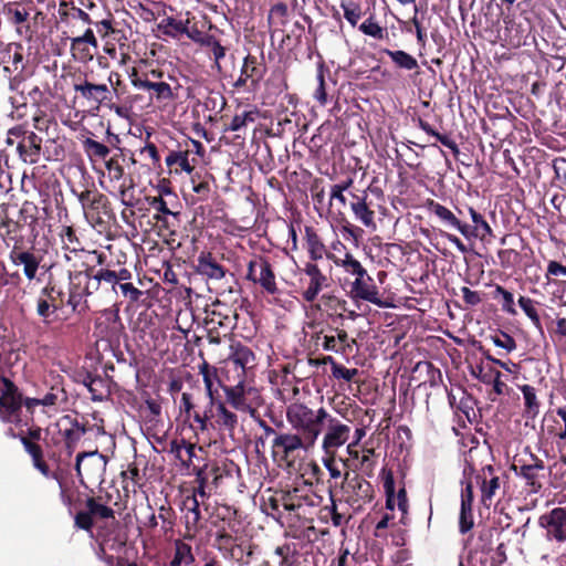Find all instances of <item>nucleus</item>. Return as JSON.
Masks as SVG:
<instances>
[{
  "label": "nucleus",
  "mask_w": 566,
  "mask_h": 566,
  "mask_svg": "<svg viewBox=\"0 0 566 566\" xmlns=\"http://www.w3.org/2000/svg\"><path fill=\"white\" fill-rule=\"evenodd\" d=\"M428 209L439 219L443 227L458 231L468 240L488 241L493 237V230L485 217L467 203L457 205L451 210L440 202L430 200Z\"/></svg>",
  "instance_id": "1"
},
{
  "label": "nucleus",
  "mask_w": 566,
  "mask_h": 566,
  "mask_svg": "<svg viewBox=\"0 0 566 566\" xmlns=\"http://www.w3.org/2000/svg\"><path fill=\"white\" fill-rule=\"evenodd\" d=\"M327 418L329 413L323 407L314 410L305 403L294 402L286 408V420L295 431L293 433L312 447L322 433Z\"/></svg>",
  "instance_id": "2"
},
{
  "label": "nucleus",
  "mask_w": 566,
  "mask_h": 566,
  "mask_svg": "<svg viewBox=\"0 0 566 566\" xmlns=\"http://www.w3.org/2000/svg\"><path fill=\"white\" fill-rule=\"evenodd\" d=\"M84 212L85 218L94 226L105 229L115 219L112 203L106 195L98 191L94 185L92 188L77 192L72 189Z\"/></svg>",
  "instance_id": "3"
},
{
  "label": "nucleus",
  "mask_w": 566,
  "mask_h": 566,
  "mask_svg": "<svg viewBox=\"0 0 566 566\" xmlns=\"http://www.w3.org/2000/svg\"><path fill=\"white\" fill-rule=\"evenodd\" d=\"M312 448L293 432H279L272 440L271 454L279 467L294 469L301 459V452H308Z\"/></svg>",
  "instance_id": "4"
},
{
  "label": "nucleus",
  "mask_w": 566,
  "mask_h": 566,
  "mask_svg": "<svg viewBox=\"0 0 566 566\" xmlns=\"http://www.w3.org/2000/svg\"><path fill=\"white\" fill-rule=\"evenodd\" d=\"M340 490L342 500L353 510V513L364 511L375 497L373 484L358 473L345 472Z\"/></svg>",
  "instance_id": "5"
},
{
  "label": "nucleus",
  "mask_w": 566,
  "mask_h": 566,
  "mask_svg": "<svg viewBox=\"0 0 566 566\" xmlns=\"http://www.w3.org/2000/svg\"><path fill=\"white\" fill-rule=\"evenodd\" d=\"M287 6L283 2L274 4L269 13L268 21L271 39L281 35V46L289 51L297 48L304 35V25L295 21L292 28L285 33L284 27L287 23Z\"/></svg>",
  "instance_id": "6"
},
{
  "label": "nucleus",
  "mask_w": 566,
  "mask_h": 566,
  "mask_svg": "<svg viewBox=\"0 0 566 566\" xmlns=\"http://www.w3.org/2000/svg\"><path fill=\"white\" fill-rule=\"evenodd\" d=\"M0 421L19 427L22 421L23 392L6 376H0Z\"/></svg>",
  "instance_id": "7"
},
{
  "label": "nucleus",
  "mask_w": 566,
  "mask_h": 566,
  "mask_svg": "<svg viewBox=\"0 0 566 566\" xmlns=\"http://www.w3.org/2000/svg\"><path fill=\"white\" fill-rule=\"evenodd\" d=\"M111 494L88 496L85 501L86 510L78 511L74 516L75 527L92 532L94 520H108L115 517L114 510L107 505Z\"/></svg>",
  "instance_id": "8"
},
{
  "label": "nucleus",
  "mask_w": 566,
  "mask_h": 566,
  "mask_svg": "<svg viewBox=\"0 0 566 566\" xmlns=\"http://www.w3.org/2000/svg\"><path fill=\"white\" fill-rule=\"evenodd\" d=\"M245 279L260 285L270 295H275L280 292L274 268L270 260L263 255H254L249 261Z\"/></svg>",
  "instance_id": "9"
},
{
  "label": "nucleus",
  "mask_w": 566,
  "mask_h": 566,
  "mask_svg": "<svg viewBox=\"0 0 566 566\" xmlns=\"http://www.w3.org/2000/svg\"><path fill=\"white\" fill-rule=\"evenodd\" d=\"M132 85L142 91L149 93L150 99H156L159 103H167L178 97L180 85L176 77L167 74L166 81L149 82L147 78L139 81L137 78V70L134 67L130 74Z\"/></svg>",
  "instance_id": "10"
},
{
  "label": "nucleus",
  "mask_w": 566,
  "mask_h": 566,
  "mask_svg": "<svg viewBox=\"0 0 566 566\" xmlns=\"http://www.w3.org/2000/svg\"><path fill=\"white\" fill-rule=\"evenodd\" d=\"M298 275L301 295L307 303H313L319 293L329 285L327 275L314 262L304 263Z\"/></svg>",
  "instance_id": "11"
},
{
  "label": "nucleus",
  "mask_w": 566,
  "mask_h": 566,
  "mask_svg": "<svg viewBox=\"0 0 566 566\" xmlns=\"http://www.w3.org/2000/svg\"><path fill=\"white\" fill-rule=\"evenodd\" d=\"M107 458L96 451L80 452L76 455L75 471L81 484L85 485V479L91 482H102L106 471Z\"/></svg>",
  "instance_id": "12"
},
{
  "label": "nucleus",
  "mask_w": 566,
  "mask_h": 566,
  "mask_svg": "<svg viewBox=\"0 0 566 566\" xmlns=\"http://www.w3.org/2000/svg\"><path fill=\"white\" fill-rule=\"evenodd\" d=\"M205 151L201 142L196 139H187L184 144H178V149L169 150L165 158L166 166L170 174H191L195 169V165L190 163L189 156L191 154L202 155Z\"/></svg>",
  "instance_id": "13"
},
{
  "label": "nucleus",
  "mask_w": 566,
  "mask_h": 566,
  "mask_svg": "<svg viewBox=\"0 0 566 566\" xmlns=\"http://www.w3.org/2000/svg\"><path fill=\"white\" fill-rule=\"evenodd\" d=\"M506 480V473L491 464L483 467L475 474V482L481 491V503L485 507L489 509L492 505L494 496L501 490L502 483H505Z\"/></svg>",
  "instance_id": "14"
},
{
  "label": "nucleus",
  "mask_w": 566,
  "mask_h": 566,
  "mask_svg": "<svg viewBox=\"0 0 566 566\" xmlns=\"http://www.w3.org/2000/svg\"><path fill=\"white\" fill-rule=\"evenodd\" d=\"M55 426L63 440L66 457L71 458L77 442L91 429L88 422H81L76 415H65L56 421Z\"/></svg>",
  "instance_id": "15"
},
{
  "label": "nucleus",
  "mask_w": 566,
  "mask_h": 566,
  "mask_svg": "<svg viewBox=\"0 0 566 566\" xmlns=\"http://www.w3.org/2000/svg\"><path fill=\"white\" fill-rule=\"evenodd\" d=\"M11 263L15 266H22L23 274L29 281L39 280L36 273L40 269L48 271L50 266L42 264L43 255L40 251L24 249L14 244L9 253Z\"/></svg>",
  "instance_id": "16"
},
{
  "label": "nucleus",
  "mask_w": 566,
  "mask_h": 566,
  "mask_svg": "<svg viewBox=\"0 0 566 566\" xmlns=\"http://www.w3.org/2000/svg\"><path fill=\"white\" fill-rule=\"evenodd\" d=\"M197 274L202 276L207 283H212L218 287H223L222 281L227 276H233L229 270L209 251H202L197 258L195 265Z\"/></svg>",
  "instance_id": "17"
},
{
  "label": "nucleus",
  "mask_w": 566,
  "mask_h": 566,
  "mask_svg": "<svg viewBox=\"0 0 566 566\" xmlns=\"http://www.w3.org/2000/svg\"><path fill=\"white\" fill-rule=\"evenodd\" d=\"M349 294L355 301L369 302L379 307L388 306L387 302L382 300L374 279L368 274L367 270L355 276V280L350 284Z\"/></svg>",
  "instance_id": "18"
},
{
  "label": "nucleus",
  "mask_w": 566,
  "mask_h": 566,
  "mask_svg": "<svg viewBox=\"0 0 566 566\" xmlns=\"http://www.w3.org/2000/svg\"><path fill=\"white\" fill-rule=\"evenodd\" d=\"M32 210H36V208L23 206L19 211V218L17 220L6 217L0 223V233L7 240L14 241L15 243L22 241V228L28 226L33 229L38 222V218Z\"/></svg>",
  "instance_id": "19"
},
{
  "label": "nucleus",
  "mask_w": 566,
  "mask_h": 566,
  "mask_svg": "<svg viewBox=\"0 0 566 566\" xmlns=\"http://www.w3.org/2000/svg\"><path fill=\"white\" fill-rule=\"evenodd\" d=\"M211 306V310L206 311L205 324L212 325L213 328H221L223 336L231 334L238 324L237 311L220 301H216Z\"/></svg>",
  "instance_id": "20"
},
{
  "label": "nucleus",
  "mask_w": 566,
  "mask_h": 566,
  "mask_svg": "<svg viewBox=\"0 0 566 566\" xmlns=\"http://www.w3.org/2000/svg\"><path fill=\"white\" fill-rule=\"evenodd\" d=\"M64 292L54 284L48 283L41 289L36 298V314L44 323H50V317L62 307Z\"/></svg>",
  "instance_id": "21"
},
{
  "label": "nucleus",
  "mask_w": 566,
  "mask_h": 566,
  "mask_svg": "<svg viewBox=\"0 0 566 566\" xmlns=\"http://www.w3.org/2000/svg\"><path fill=\"white\" fill-rule=\"evenodd\" d=\"M538 524L546 531V538L557 543L566 541V507H555L538 518Z\"/></svg>",
  "instance_id": "22"
},
{
  "label": "nucleus",
  "mask_w": 566,
  "mask_h": 566,
  "mask_svg": "<svg viewBox=\"0 0 566 566\" xmlns=\"http://www.w3.org/2000/svg\"><path fill=\"white\" fill-rule=\"evenodd\" d=\"M256 365V358L253 350L241 343L231 345V354L227 360V368L233 367L237 378L247 379L248 373Z\"/></svg>",
  "instance_id": "23"
},
{
  "label": "nucleus",
  "mask_w": 566,
  "mask_h": 566,
  "mask_svg": "<svg viewBox=\"0 0 566 566\" xmlns=\"http://www.w3.org/2000/svg\"><path fill=\"white\" fill-rule=\"evenodd\" d=\"M326 421L327 431L323 438L322 448L326 454H335V451L349 439L350 428L331 415Z\"/></svg>",
  "instance_id": "24"
},
{
  "label": "nucleus",
  "mask_w": 566,
  "mask_h": 566,
  "mask_svg": "<svg viewBox=\"0 0 566 566\" xmlns=\"http://www.w3.org/2000/svg\"><path fill=\"white\" fill-rule=\"evenodd\" d=\"M349 207L356 220L366 228H376L375 211L371 201H368L366 190L349 191Z\"/></svg>",
  "instance_id": "25"
},
{
  "label": "nucleus",
  "mask_w": 566,
  "mask_h": 566,
  "mask_svg": "<svg viewBox=\"0 0 566 566\" xmlns=\"http://www.w3.org/2000/svg\"><path fill=\"white\" fill-rule=\"evenodd\" d=\"M265 71V65L259 62L256 56L248 54L244 57L240 76L234 82L233 86L241 88L248 86V83H250V87L254 90L263 78Z\"/></svg>",
  "instance_id": "26"
},
{
  "label": "nucleus",
  "mask_w": 566,
  "mask_h": 566,
  "mask_svg": "<svg viewBox=\"0 0 566 566\" xmlns=\"http://www.w3.org/2000/svg\"><path fill=\"white\" fill-rule=\"evenodd\" d=\"M72 56L80 62H88L98 49V41L92 29H86L82 35L70 38Z\"/></svg>",
  "instance_id": "27"
},
{
  "label": "nucleus",
  "mask_w": 566,
  "mask_h": 566,
  "mask_svg": "<svg viewBox=\"0 0 566 566\" xmlns=\"http://www.w3.org/2000/svg\"><path fill=\"white\" fill-rule=\"evenodd\" d=\"M530 463L518 460L512 464V469L518 476L526 480V483L532 488V491L537 492L542 488L538 478L539 472L545 470V463L533 453L530 454Z\"/></svg>",
  "instance_id": "28"
},
{
  "label": "nucleus",
  "mask_w": 566,
  "mask_h": 566,
  "mask_svg": "<svg viewBox=\"0 0 566 566\" xmlns=\"http://www.w3.org/2000/svg\"><path fill=\"white\" fill-rule=\"evenodd\" d=\"M73 90L85 101L97 105L111 99V90L106 84H94L86 77H77L73 83Z\"/></svg>",
  "instance_id": "29"
},
{
  "label": "nucleus",
  "mask_w": 566,
  "mask_h": 566,
  "mask_svg": "<svg viewBox=\"0 0 566 566\" xmlns=\"http://www.w3.org/2000/svg\"><path fill=\"white\" fill-rule=\"evenodd\" d=\"M41 143L42 139L34 132H28L23 127L19 146H17L19 157L24 163L35 164L40 158Z\"/></svg>",
  "instance_id": "30"
},
{
  "label": "nucleus",
  "mask_w": 566,
  "mask_h": 566,
  "mask_svg": "<svg viewBox=\"0 0 566 566\" xmlns=\"http://www.w3.org/2000/svg\"><path fill=\"white\" fill-rule=\"evenodd\" d=\"M473 483L472 481H468L462 489L461 492V510L459 517V531L462 534H465L473 527Z\"/></svg>",
  "instance_id": "31"
},
{
  "label": "nucleus",
  "mask_w": 566,
  "mask_h": 566,
  "mask_svg": "<svg viewBox=\"0 0 566 566\" xmlns=\"http://www.w3.org/2000/svg\"><path fill=\"white\" fill-rule=\"evenodd\" d=\"M304 245L307 251L310 262L316 263V261L322 260L324 255L327 256V259L333 260L335 256L329 253L322 241L321 237L316 232V230L313 227H305L304 229Z\"/></svg>",
  "instance_id": "32"
},
{
  "label": "nucleus",
  "mask_w": 566,
  "mask_h": 566,
  "mask_svg": "<svg viewBox=\"0 0 566 566\" xmlns=\"http://www.w3.org/2000/svg\"><path fill=\"white\" fill-rule=\"evenodd\" d=\"M379 53L387 55L396 70L413 72L419 69L417 59L403 50H392L385 48L380 49Z\"/></svg>",
  "instance_id": "33"
},
{
  "label": "nucleus",
  "mask_w": 566,
  "mask_h": 566,
  "mask_svg": "<svg viewBox=\"0 0 566 566\" xmlns=\"http://www.w3.org/2000/svg\"><path fill=\"white\" fill-rule=\"evenodd\" d=\"M214 428L217 427L220 431L227 432L230 437H233L234 431L238 427V416L229 410L224 402L218 401L216 406V418Z\"/></svg>",
  "instance_id": "34"
},
{
  "label": "nucleus",
  "mask_w": 566,
  "mask_h": 566,
  "mask_svg": "<svg viewBox=\"0 0 566 566\" xmlns=\"http://www.w3.org/2000/svg\"><path fill=\"white\" fill-rule=\"evenodd\" d=\"M245 379H238L233 386H223L227 401L237 410L245 411L251 403L247 401V392L244 386Z\"/></svg>",
  "instance_id": "35"
},
{
  "label": "nucleus",
  "mask_w": 566,
  "mask_h": 566,
  "mask_svg": "<svg viewBox=\"0 0 566 566\" xmlns=\"http://www.w3.org/2000/svg\"><path fill=\"white\" fill-rule=\"evenodd\" d=\"M22 446L24 450L32 458V463L36 470H39L45 478H52L57 480V474L52 472L44 461L42 447L33 441H28L27 439H22Z\"/></svg>",
  "instance_id": "36"
},
{
  "label": "nucleus",
  "mask_w": 566,
  "mask_h": 566,
  "mask_svg": "<svg viewBox=\"0 0 566 566\" xmlns=\"http://www.w3.org/2000/svg\"><path fill=\"white\" fill-rule=\"evenodd\" d=\"M375 467V450L371 448L364 449L361 452V457L358 459L357 462L347 464V468L353 471L352 474L358 473L363 475L365 479L374 476Z\"/></svg>",
  "instance_id": "37"
},
{
  "label": "nucleus",
  "mask_w": 566,
  "mask_h": 566,
  "mask_svg": "<svg viewBox=\"0 0 566 566\" xmlns=\"http://www.w3.org/2000/svg\"><path fill=\"white\" fill-rule=\"evenodd\" d=\"M196 444L187 441L186 439L172 440L170 442L169 452L174 453L176 459L181 462V465L189 469L195 457Z\"/></svg>",
  "instance_id": "38"
},
{
  "label": "nucleus",
  "mask_w": 566,
  "mask_h": 566,
  "mask_svg": "<svg viewBox=\"0 0 566 566\" xmlns=\"http://www.w3.org/2000/svg\"><path fill=\"white\" fill-rule=\"evenodd\" d=\"M218 401L220 400L208 399V402L202 410L198 408L197 411H193L192 419L201 431H208L209 429L214 428L212 420L216 418V406Z\"/></svg>",
  "instance_id": "39"
},
{
  "label": "nucleus",
  "mask_w": 566,
  "mask_h": 566,
  "mask_svg": "<svg viewBox=\"0 0 566 566\" xmlns=\"http://www.w3.org/2000/svg\"><path fill=\"white\" fill-rule=\"evenodd\" d=\"M329 500L331 503L321 509V520L325 522L331 520L332 524L336 527L347 525L352 518V514L346 515L345 513L338 512L332 489H329Z\"/></svg>",
  "instance_id": "40"
},
{
  "label": "nucleus",
  "mask_w": 566,
  "mask_h": 566,
  "mask_svg": "<svg viewBox=\"0 0 566 566\" xmlns=\"http://www.w3.org/2000/svg\"><path fill=\"white\" fill-rule=\"evenodd\" d=\"M97 279L99 282L101 296L117 294V284L114 269L111 265L98 268Z\"/></svg>",
  "instance_id": "41"
},
{
  "label": "nucleus",
  "mask_w": 566,
  "mask_h": 566,
  "mask_svg": "<svg viewBox=\"0 0 566 566\" xmlns=\"http://www.w3.org/2000/svg\"><path fill=\"white\" fill-rule=\"evenodd\" d=\"M187 513L185 515V525L188 532H197L201 520L200 505L195 495L187 496L185 502Z\"/></svg>",
  "instance_id": "42"
},
{
  "label": "nucleus",
  "mask_w": 566,
  "mask_h": 566,
  "mask_svg": "<svg viewBox=\"0 0 566 566\" xmlns=\"http://www.w3.org/2000/svg\"><path fill=\"white\" fill-rule=\"evenodd\" d=\"M200 374L202 375L207 398L218 399V386H220V379L218 378V370L216 367L209 366L207 363L200 367Z\"/></svg>",
  "instance_id": "43"
},
{
  "label": "nucleus",
  "mask_w": 566,
  "mask_h": 566,
  "mask_svg": "<svg viewBox=\"0 0 566 566\" xmlns=\"http://www.w3.org/2000/svg\"><path fill=\"white\" fill-rule=\"evenodd\" d=\"M85 266V262L82 261L81 264H73L72 270H67V279H69V293L86 295L84 291L85 286V275L83 268Z\"/></svg>",
  "instance_id": "44"
},
{
  "label": "nucleus",
  "mask_w": 566,
  "mask_h": 566,
  "mask_svg": "<svg viewBox=\"0 0 566 566\" xmlns=\"http://www.w3.org/2000/svg\"><path fill=\"white\" fill-rule=\"evenodd\" d=\"M82 147L92 163L99 159L105 161L111 154L108 146L90 137L82 142Z\"/></svg>",
  "instance_id": "45"
},
{
  "label": "nucleus",
  "mask_w": 566,
  "mask_h": 566,
  "mask_svg": "<svg viewBox=\"0 0 566 566\" xmlns=\"http://www.w3.org/2000/svg\"><path fill=\"white\" fill-rule=\"evenodd\" d=\"M255 545L249 542L234 543L227 553L239 565H249L252 562Z\"/></svg>",
  "instance_id": "46"
},
{
  "label": "nucleus",
  "mask_w": 566,
  "mask_h": 566,
  "mask_svg": "<svg viewBox=\"0 0 566 566\" xmlns=\"http://www.w3.org/2000/svg\"><path fill=\"white\" fill-rule=\"evenodd\" d=\"M109 382V379L104 378L99 375H96L94 379H90L88 391L91 394V399L96 402H102L106 400L111 396Z\"/></svg>",
  "instance_id": "47"
},
{
  "label": "nucleus",
  "mask_w": 566,
  "mask_h": 566,
  "mask_svg": "<svg viewBox=\"0 0 566 566\" xmlns=\"http://www.w3.org/2000/svg\"><path fill=\"white\" fill-rule=\"evenodd\" d=\"M104 163L111 180L117 181L124 178V164L126 163V154L124 149H119L118 153H115Z\"/></svg>",
  "instance_id": "48"
},
{
  "label": "nucleus",
  "mask_w": 566,
  "mask_h": 566,
  "mask_svg": "<svg viewBox=\"0 0 566 566\" xmlns=\"http://www.w3.org/2000/svg\"><path fill=\"white\" fill-rule=\"evenodd\" d=\"M353 184H354V180L352 178H346V179L342 180L340 182L331 186L329 206H333V202L337 201L339 205V208L346 207L348 197L345 195V192L349 193V191H353L352 190Z\"/></svg>",
  "instance_id": "49"
},
{
  "label": "nucleus",
  "mask_w": 566,
  "mask_h": 566,
  "mask_svg": "<svg viewBox=\"0 0 566 566\" xmlns=\"http://www.w3.org/2000/svg\"><path fill=\"white\" fill-rule=\"evenodd\" d=\"M256 119L255 111H242L235 113L229 123L224 124V132H240Z\"/></svg>",
  "instance_id": "50"
},
{
  "label": "nucleus",
  "mask_w": 566,
  "mask_h": 566,
  "mask_svg": "<svg viewBox=\"0 0 566 566\" xmlns=\"http://www.w3.org/2000/svg\"><path fill=\"white\" fill-rule=\"evenodd\" d=\"M524 398V412L527 417L534 419L539 413L541 403L536 396V390L531 385L520 387Z\"/></svg>",
  "instance_id": "51"
},
{
  "label": "nucleus",
  "mask_w": 566,
  "mask_h": 566,
  "mask_svg": "<svg viewBox=\"0 0 566 566\" xmlns=\"http://www.w3.org/2000/svg\"><path fill=\"white\" fill-rule=\"evenodd\" d=\"M195 562L191 546L185 542L177 541L175 544V554L172 559L169 562V566H181L190 565Z\"/></svg>",
  "instance_id": "52"
},
{
  "label": "nucleus",
  "mask_w": 566,
  "mask_h": 566,
  "mask_svg": "<svg viewBox=\"0 0 566 566\" xmlns=\"http://www.w3.org/2000/svg\"><path fill=\"white\" fill-rule=\"evenodd\" d=\"M517 303H518L520 307L522 308V311L524 312V314L530 318V321L532 322L534 327L538 331H542L543 329L542 321H541V317H539V314H538V311L536 307L538 302L531 297L521 295L518 297Z\"/></svg>",
  "instance_id": "53"
},
{
  "label": "nucleus",
  "mask_w": 566,
  "mask_h": 566,
  "mask_svg": "<svg viewBox=\"0 0 566 566\" xmlns=\"http://www.w3.org/2000/svg\"><path fill=\"white\" fill-rule=\"evenodd\" d=\"M418 126L428 135L433 136L443 146L449 148L454 156L459 154L460 150L457 143L453 139H451L448 135L438 133L428 122L423 120L422 118H418Z\"/></svg>",
  "instance_id": "54"
},
{
  "label": "nucleus",
  "mask_w": 566,
  "mask_h": 566,
  "mask_svg": "<svg viewBox=\"0 0 566 566\" xmlns=\"http://www.w3.org/2000/svg\"><path fill=\"white\" fill-rule=\"evenodd\" d=\"M358 30L365 35L371 36L376 40L388 39V31L386 28L379 25L374 15L367 18L359 27Z\"/></svg>",
  "instance_id": "55"
},
{
  "label": "nucleus",
  "mask_w": 566,
  "mask_h": 566,
  "mask_svg": "<svg viewBox=\"0 0 566 566\" xmlns=\"http://www.w3.org/2000/svg\"><path fill=\"white\" fill-rule=\"evenodd\" d=\"M186 27V20H178L174 17H167L161 20L159 24V29L161 32L170 38L178 39L180 35H184Z\"/></svg>",
  "instance_id": "56"
},
{
  "label": "nucleus",
  "mask_w": 566,
  "mask_h": 566,
  "mask_svg": "<svg viewBox=\"0 0 566 566\" xmlns=\"http://www.w3.org/2000/svg\"><path fill=\"white\" fill-rule=\"evenodd\" d=\"M501 297V308L503 312L510 314V315H516V308L514 304V297L513 294L504 289L502 285L496 284L495 289L493 291V298L500 300Z\"/></svg>",
  "instance_id": "57"
},
{
  "label": "nucleus",
  "mask_w": 566,
  "mask_h": 566,
  "mask_svg": "<svg viewBox=\"0 0 566 566\" xmlns=\"http://www.w3.org/2000/svg\"><path fill=\"white\" fill-rule=\"evenodd\" d=\"M60 237L62 239L63 250H73L74 252L83 251L82 242L76 234V231L71 226H63L60 232Z\"/></svg>",
  "instance_id": "58"
},
{
  "label": "nucleus",
  "mask_w": 566,
  "mask_h": 566,
  "mask_svg": "<svg viewBox=\"0 0 566 566\" xmlns=\"http://www.w3.org/2000/svg\"><path fill=\"white\" fill-rule=\"evenodd\" d=\"M321 303L327 317L339 311L347 312L346 300L339 298L334 294H323L321 296Z\"/></svg>",
  "instance_id": "59"
},
{
  "label": "nucleus",
  "mask_w": 566,
  "mask_h": 566,
  "mask_svg": "<svg viewBox=\"0 0 566 566\" xmlns=\"http://www.w3.org/2000/svg\"><path fill=\"white\" fill-rule=\"evenodd\" d=\"M83 270H84V275H85L84 291H85L87 297L92 296V295L101 296L99 282L97 279L96 268L85 263V266L83 268Z\"/></svg>",
  "instance_id": "60"
},
{
  "label": "nucleus",
  "mask_w": 566,
  "mask_h": 566,
  "mask_svg": "<svg viewBox=\"0 0 566 566\" xmlns=\"http://www.w3.org/2000/svg\"><path fill=\"white\" fill-rule=\"evenodd\" d=\"M325 73L329 75V71L325 70L324 65L321 64L317 67V87L313 94L314 98L321 106H325L328 102L327 83L325 81Z\"/></svg>",
  "instance_id": "61"
},
{
  "label": "nucleus",
  "mask_w": 566,
  "mask_h": 566,
  "mask_svg": "<svg viewBox=\"0 0 566 566\" xmlns=\"http://www.w3.org/2000/svg\"><path fill=\"white\" fill-rule=\"evenodd\" d=\"M147 200H148V203L151 209H154L155 211L163 214V216H159V214L155 216V219L158 222L166 221V219H165L166 216H174V217L178 216V212H174L168 207V203L166 202V200H164V198L161 196L148 197Z\"/></svg>",
  "instance_id": "62"
},
{
  "label": "nucleus",
  "mask_w": 566,
  "mask_h": 566,
  "mask_svg": "<svg viewBox=\"0 0 566 566\" xmlns=\"http://www.w3.org/2000/svg\"><path fill=\"white\" fill-rule=\"evenodd\" d=\"M499 263L502 269H512L521 260V254L515 248L502 249L497 251Z\"/></svg>",
  "instance_id": "63"
},
{
  "label": "nucleus",
  "mask_w": 566,
  "mask_h": 566,
  "mask_svg": "<svg viewBox=\"0 0 566 566\" xmlns=\"http://www.w3.org/2000/svg\"><path fill=\"white\" fill-rule=\"evenodd\" d=\"M340 8L344 11V18L352 27H356L363 14L360 6L354 1H342Z\"/></svg>",
  "instance_id": "64"
}]
</instances>
